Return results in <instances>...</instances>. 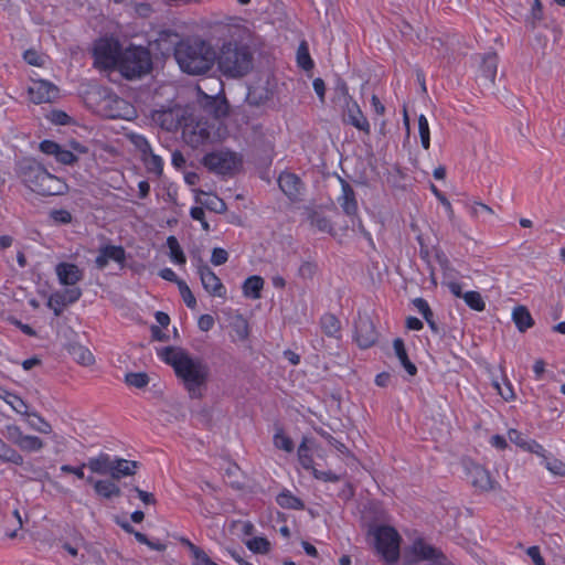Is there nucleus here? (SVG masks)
Wrapping results in <instances>:
<instances>
[{
  "instance_id": "24",
  "label": "nucleus",
  "mask_w": 565,
  "mask_h": 565,
  "mask_svg": "<svg viewBox=\"0 0 565 565\" xmlns=\"http://www.w3.org/2000/svg\"><path fill=\"white\" fill-rule=\"evenodd\" d=\"M307 221L310 223L311 226L316 227L318 231L322 233L332 234L333 233V225L331 221L323 215L321 212L307 207Z\"/></svg>"
},
{
  "instance_id": "3",
  "label": "nucleus",
  "mask_w": 565,
  "mask_h": 565,
  "mask_svg": "<svg viewBox=\"0 0 565 565\" xmlns=\"http://www.w3.org/2000/svg\"><path fill=\"white\" fill-rule=\"evenodd\" d=\"M174 58L183 73L204 75L213 68L217 56L209 41L188 38L177 43Z\"/></svg>"
},
{
  "instance_id": "27",
  "label": "nucleus",
  "mask_w": 565,
  "mask_h": 565,
  "mask_svg": "<svg viewBox=\"0 0 565 565\" xmlns=\"http://www.w3.org/2000/svg\"><path fill=\"white\" fill-rule=\"evenodd\" d=\"M67 352L74 361L82 365H90L95 361L92 352L79 343H70L67 345Z\"/></svg>"
},
{
  "instance_id": "9",
  "label": "nucleus",
  "mask_w": 565,
  "mask_h": 565,
  "mask_svg": "<svg viewBox=\"0 0 565 565\" xmlns=\"http://www.w3.org/2000/svg\"><path fill=\"white\" fill-rule=\"evenodd\" d=\"M202 164L213 173L230 175L242 164V159L232 151H214L202 158Z\"/></svg>"
},
{
  "instance_id": "46",
  "label": "nucleus",
  "mask_w": 565,
  "mask_h": 565,
  "mask_svg": "<svg viewBox=\"0 0 565 565\" xmlns=\"http://www.w3.org/2000/svg\"><path fill=\"white\" fill-rule=\"evenodd\" d=\"M178 288L186 307L190 309H195L196 299L186 282L184 280L178 281Z\"/></svg>"
},
{
  "instance_id": "17",
  "label": "nucleus",
  "mask_w": 565,
  "mask_h": 565,
  "mask_svg": "<svg viewBox=\"0 0 565 565\" xmlns=\"http://www.w3.org/2000/svg\"><path fill=\"white\" fill-rule=\"evenodd\" d=\"M55 274L63 286H75L84 277L83 270L76 264L66 262L55 266Z\"/></svg>"
},
{
  "instance_id": "56",
  "label": "nucleus",
  "mask_w": 565,
  "mask_h": 565,
  "mask_svg": "<svg viewBox=\"0 0 565 565\" xmlns=\"http://www.w3.org/2000/svg\"><path fill=\"white\" fill-rule=\"evenodd\" d=\"M7 402L17 413L28 415L30 417V414L28 413V405L21 397L15 394H9V399Z\"/></svg>"
},
{
  "instance_id": "4",
  "label": "nucleus",
  "mask_w": 565,
  "mask_h": 565,
  "mask_svg": "<svg viewBox=\"0 0 565 565\" xmlns=\"http://www.w3.org/2000/svg\"><path fill=\"white\" fill-rule=\"evenodd\" d=\"M17 173L25 186L43 196L63 195L68 190L64 180L50 173L32 158H23L19 161Z\"/></svg>"
},
{
  "instance_id": "28",
  "label": "nucleus",
  "mask_w": 565,
  "mask_h": 565,
  "mask_svg": "<svg viewBox=\"0 0 565 565\" xmlns=\"http://www.w3.org/2000/svg\"><path fill=\"white\" fill-rule=\"evenodd\" d=\"M512 319L520 332H525L534 324V320L529 309L524 306H518L514 308Z\"/></svg>"
},
{
  "instance_id": "1",
  "label": "nucleus",
  "mask_w": 565,
  "mask_h": 565,
  "mask_svg": "<svg viewBox=\"0 0 565 565\" xmlns=\"http://www.w3.org/2000/svg\"><path fill=\"white\" fill-rule=\"evenodd\" d=\"M158 355L167 364L171 365L175 375L184 383L190 397H201V386L205 385L209 379V366L201 359H193L182 348L166 347Z\"/></svg>"
},
{
  "instance_id": "43",
  "label": "nucleus",
  "mask_w": 565,
  "mask_h": 565,
  "mask_svg": "<svg viewBox=\"0 0 565 565\" xmlns=\"http://www.w3.org/2000/svg\"><path fill=\"white\" fill-rule=\"evenodd\" d=\"M418 131L420 137L422 147L425 150H428L430 147V131L428 120L425 115H419L418 117Z\"/></svg>"
},
{
  "instance_id": "54",
  "label": "nucleus",
  "mask_w": 565,
  "mask_h": 565,
  "mask_svg": "<svg viewBox=\"0 0 565 565\" xmlns=\"http://www.w3.org/2000/svg\"><path fill=\"white\" fill-rule=\"evenodd\" d=\"M47 118L54 124L60 126H66L72 122V117L68 116L65 111L60 109L52 110Z\"/></svg>"
},
{
  "instance_id": "39",
  "label": "nucleus",
  "mask_w": 565,
  "mask_h": 565,
  "mask_svg": "<svg viewBox=\"0 0 565 565\" xmlns=\"http://www.w3.org/2000/svg\"><path fill=\"white\" fill-rule=\"evenodd\" d=\"M309 439L303 437L299 447H298V460L303 469L312 470L313 469V457L310 454V448L307 445Z\"/></svg>"
},
{
  "instance_id": "44",
  "label": "nucleus",
  "mask_w": 565,
  "mask_h": 565,
  "mask_svg": "<svg viewBox=\"0 0 565 565\" xmlns=\"http://www.w3.org/2000/svg\"><path fill=\"white\" fill-rule=\"evenodd\" d=\"M246 545L248 550L257 554H267L270 551V542L262 536L253 537Z\"/></svg>"
},
{
  "instance_id": "13",
  "label": "nucleus",
  "mask_w": 565,
  "mask_h": 565,
  "mask_svg": "<svg viewBox=\"0 0 565 565\" xmlns=\"http://www.w3.org/2000/svg\"><path fill=\"white\" fill-rule=\"evenodd\" d=\"M355 341L361 349H369L377 341V331L369 317H360L355 322Z\"/></svg>"
},
{
  "instance_id": "38",
  "label": "nucleus",
  "mask_w": 565,
  "mask_h": 565,
  "mask_svg": "<svg viewBox=\"0 0 565 565\" xmlns=\"http://www.w3.org/2000/svg\"><path fill=\"white\" fill-rule=\"evenodd\" d=\"M273 443L276 448L285 450L286 452H292L295 449L292 439L285 434L281 427L276 428Z\"/></svg>"
},
{
  "instance_id": "23",
  "label": "nucleus",
  "mask_w": 565,
  "mask_h": 565,
  "mask_svg": "<svg viewBox=\"0 0 565 565\" xmlns=\"http://www.w3.org/2000/svg\"><path fill=\"white\" fill-rule=\"evenodd\" d=\"M195 201L201 204V207H205L217 214H222L227 210L225 202L221 198L211 195L202 190L198 191Z\"/></svg>"
},
{
  "instance_id": "22",
  "label": "nucleus",
  "mask_w": 565,
  "mask_h": 565,
  "mask_svg": "<svg viewBox=\"0 0 565 565\" xmlns=\"http://www.w3.org/2000/svg\"><path fill=\"white\" fill-rule=\"evenodd\" d=\"M138 466V461L115 457L109 475L113 479L119 480L122 477L134 476Z\"/></svg>"
},
{
  "instance_id": "47",
  "label": "nucleus",
  "mask_w": 565,
  "mask_h": 565,
  "mask_svg": "<svg viewBox=\"0 0 565 565\" xmlns=\"http://www.w3.org/2000/svg\"><path fill=\"white\" fill-rule=\"evenodd\" d=\"M316 431L331 446H333L341 454H349V448L340 440L334 438L330 433L322 428L316 429Z\"/></svg>"
},
{
  "instance_id": "58",
  "label": "nucleus",
  "mask_w": 565,
  "mask_h": 565,
  "mask_svg": "<svg viewBox=\"0 0 565 565\" xmlns=\"http://www.w3.org/2000/svg\"><path fill=\"white\" fill-rule=\"evenodd\" d=\"M30 416H33V417L36 418V422L35 420H29V425L33 429H35V430H38V431H40L42 434H50L52 431L51 425L46 420H44L41 416L36 415L35 413L30 414Z\"/></svg>"
},
{
  "instance_id": "40",
  "label": "nucleus",
  "mask_w": 565,
  "mask_h": 565,
  "mask_svg": "<svg viewBox=\"0 0 565 565\" xmlns=\"http://www.w3.org/2000/svg\"><path fill=\"white\" fill-rule=\"evenodd\" d=\"M44 443L38 436L24 435L18 447L22 451L34 452L43 448Z\"/></svg>"
},
{
  "instance_id": "20",
  "label": "nucleus",
  "mask_w": 565,
  "mask_h": 565,
  "mask_svg": "<svg viewBox=\"0 0 565 565\" xmlns=\"http://www.w3.org/2000/svg\"><path fill=\"white\" fill-rule=\"evenodd\" d=\"M414 307L423 316L431 332L436 335H445V330L434 319V312L426 299L418 297L412 300Z\"/></svg>"
},
{
  "instance_id": "12",
  "label": "nucleus",
  "mask_w": 565,
  "mask_h": 565,
  "mask_svg": "<svg viewBox=\"0 0 565 565\" xmlns=\"http://www.w3.org/2000/svg\"><path fill=\"white\" fill-rule=\"evenodd\" d=\"M278 185L291 202L301 201L305 183L299 175L292 172H281L278 178Z\"/></svg>"
},
{
  "instance_id": "2",
  "label": "nucleus",
  "mask_w": 565,
  "mask_h": 565,
  "mask_svg": "<svg viewBox=\"0 0 565 565\" xmlns=\"http://www.w3.org/2000/svg\"><path fill=\"white\" fill-rule=\"evenodd\" d=\"M217 70L227 79H239L254 67V50L244 39L231 38L222 43L216 52Z\"/></svg>"
},
{
  "instance_id": "15",
  "label": "nucleus",
  "mask_w": 565,
  "mask_h": 565,
  "mask_svg": "<svg viewBox=\"0 0 565 565\" xmlns=\"http://www.w3.org/2000/svg\"><path fill=\"white\" fill-rule=\"evenodd\" d=\"M30 100L34 104L51 103L58 95V88L49 81H34L28 89Z\"/></svg>"
},
{
  "instance_id": "45",
  "label": "nucleus",
  "mask_w": 565,
  "mask_h": 565,
  "mask_svg": "<svg viewBox=\"0 0 565 565\" xmlns=\"http://www.w3.org/2000/svg\"><path fill=\"white\" fill-rule=\"evenodd\" d=\"M145 166L150 173L161 175L163 171V160L160 156L150 153L147 158H143Z\"/></svg>"
},
{
  "instance_id": "7",
  "label": "nucleus",
  "mask_w": 565,
  "mask_h": 565,
  "mask_svg": "<svg viewBox=\"0 0 565 565\" xmlns=\"http://www.w3.org/2000/svg\"><path fill=\"white\" fill-rule=\"evenodd\" d=\"M121 52L122 47L118 40L99 39L93 49L94 65L104 70L117 68Z\"/></svg>"
},
{
  "instance_id": "42",
  "label": "nucleus",
  "mask_w": 565,
  "mask_h": 565,
  "mask_svg": "<svg viewBox=\"0 0 565 565\" xmlns=\"http://www.w3.org/2000/svg\"><path fill=\"white\" fill-rule=\"evenodd\" d=\"M125 382L129 386L143 388L149 384V376L145 372H130L125 375Z\"/></svg>"
},
{
  "instance_id": "34",
  "label": "nucleus",
  "mask_w": 565,
  "mask_h": 565,
  "mask_svg": "<svg viewBox=\"0 0 565 565\" xmlns=\"http://www.w3.org/2000/svg\"><path fill=\"white\" fill-rule=\"evenodd\" d=\"M0 460L2 462L13 463L15 466H22L24 462L22 455H20L10 445L6 444L1 438H0Z\"/></svg>"
},
{
  "instance_id": "53",
  "label": "nucleus",
  "mask_w": 565,
  "mask_h": 565,
  "mask_svg": "<svg viewBox=\"0 0 565 565\" xmlns=\"http://www.w3.org/2000/svg\"><path fill=\"white\" fill-rule=\"evenodd\" d=\"M318 265L315 262H303L299 269L298 276L302 279H312L317 274Z\"/></svg>"
},
{
  "instance_id": "57",
  "label": "nucleus",
  "mask_w": 565,
  "mask_h": 565,
  "mask_svg": "<svg viewBox=\"0 0 565 565\" xmlns=\"http://www.w3.org/2000/svg\"><path fill=\"white\" fill-rule=\"evenodd\" d=\"M55 159L57 162H60L62 164H68V166L73 164L77 161V157L73 153V151H71L62 146L60 147Z\"/></svg>"
},
{
  "instance_id": "31",
  "label": "nucleus",
  "mask_w": 565,
  "mask_h": 565,
  "mask_svg": "<svg viewBox=\"0 0 565 565\" xmlns=\"http://www.w3.org/2000/svg\"><path fill=\"white\" fill-rule=\"evenodd\" d=\"M264 287V279L260 276L254 275L248 277L243 284V294L245 297L252 299H259L260 291Z\"/></svg>"
},
{
  "instance_id": "55",
  "label": "nucleus",
  "mask_w": 565,
  "mask_h": 565,
  "mask_svg": "<svg viewBox=\"0 0 565 565\" xmlns=\"http://www.w3.org/2000/svg\"><path fill=\"white\" fill-rule=\"evenodd\" d=\"M210 131L206 128L198 125L191 134L190 141L193 145L204 143L210 139Z\"/></svg>"
},
{
  "instance_id": "21",
  "label": "nucleus",
  "mask_w": 565,
  "mask_h": 565,
  "mask_svg": "<svg viewBox=\"0 0 565 565\" xmlns=\"http://www.w3.org/2000/svg\"><path fill=\"white\" fill-rule=\"evenodd\" d=\"M204 108L215 118L226 117L230 114V105L224 94L204 96Z\"/></svg>"
},
{
  "instance_id": "63",
  "label": "nucleus",
  "mask_w": 565,
  "mask_h": 565,
  "mask_svg": "<svg viewBox=\"0 0 565 565\" xmlns=\"http://www.w3.org/2000/svg\"><path fill=\"white\" fill-rule=\"evenodd\" d=\"M190 215L193 220L201 222L202 228L204 231L210 230L209 223L205 221V213L203 207L201 206H193L190 210Z\"/></svg>"
},
{
  "instance_id": "5",
  "label": "nucleus",
  "mask_w": 565,
  "mask_h": 565,
  "mask_svg": "<svg viewBox=\"0 0 565 565\" xmlns=\"http://www.w3.org/2000/svg\"><path fill=\"white\" fill-rule=\"evenodd\" d=\"M116 70L127 79L142 77L152 70L150 51L143 46L129 45L122 50Z\"/></svg>"
},
{
  "instance_id": "18",
  "label": "nucleus",
  "mask_w": 565,
  "mask_h": 565,
  "mask_svg": "<svg viewBox=\"0 0 565 565\" xmlns=\"http://www.w3.org/2000/svg\"><path fill=\"white\" fill-rule=\"evenodd\" d=\"M469 480L471 484L481 490L489 491L494 488V481L492 480L490 472L478 463H472L467 469Z\"/></svg>"
},
{
  "instance_id": "61",
  "label": "nucleus",
  "mask_w": 565,
  "mask_h": 565,
  "mask_svg": "<svg viewBox=\"0 0 565 565\" xmlns=\"http://www.w3.org/2000/svg\"><path fill=\"white\" fill-rule=\"evenodd\" d=\"M228 259V253L224 248L215 247L212 250L211 263L215 266L225 264Z\"/></svg>"
},
{
  "instance_id": "37",
  "label": "nucleus",
  "mask_w": 565,
  "mask_h": 565,
  "mask_svg": "<svg viewBox=\"0 0 565 565\" xmlns=\"http://www.w3.org/2000/svg\"><path fill=\"white\" fill-rule=\"evenodd\" d=\"M167 246L170 249V259L177 265H184L186 258L175 236L171 235L167 238Z\"/></svg>"
},
{
  "instance_id": "50",
  "label": "nucleus",
  "mask_w": 565,
  "mask_h": 565,
  "mask_svg": "<svg viewBox=\"0 0 565 565\" xmlns=\"http://www.w3.org/2000/svg\"><path fill=\"white\" fill-rule=\"evenodd\" d=\"M51 220L57 225H66L72 223L73 216L71 212L64 209L52 210L50 212Z\"/></svg>"
},
{
  "instance_id": "48",
  "label": "nucleus",
  "mask_w": 565,
  "mask_h": 565,
  "mask_svg": "<svg viewBox=\"0 0 565 565\" xmlns=\"http://www.w3.org/2000/svg\"><path fill=\"white\" fill-rule=\"evenodd\" d=\"M544 466L555 476H565V463L559 459L544 457Z\"/></svg>"
},
{
  "instance_id": "59",
  "label": "nucleus",
  "mask_w": 565,
  "mask_h": 565,
  "mask_svg": "<svg viewBox=\"0 0 565 565\" xmlns=\"http://www.w3.org/2000/svg\"><path fill=\"white\" fill-rule=\"evenodd\" d=\"M24 434L22 433L21 428L17 425H8L6 427V437L8 440L13 443L14 445H19L21 439L23 438Z\"/></svg>"
},
{
  "instance_id": "19",
  "label": "nucleus",
  "mask_w": 565,
  "mask_h": 565,
  "mask_svg": "<svg viewBox=\"0 0 565 565\" xmlns=\"http://www.w3.org/2000/svg\"><path fill=\"white\" fill-rule=\"evenodd\" d=\"M342 189V194L338 198L342 211L348 216H356L358 214V201L355 192L351 184L342 178H339Z\"/></svg>"
},
{
  "instance_id": "10",
  "label": "nucleus",
  "mask_w": 565,
  "mask_h": 565,
  "mask_svg": "<svg viewBox=\"0 0 565 565\" xmlns=\"http://www.w3.org/2000/svg\"><path fill=\"white\" fill-rule=\"evenodd\" d=\"M198 274L200 276L203 288L207 294L214 297L225 298L226 288L216 276V274L206 265L202 258H198Z\"/></svg>"
},
{
  "instance_id": "6",
  "label": "nucleus",
  "mask_w": 565,
  "mask_h": 565,
  "mask_svg": "<svg viewBox=\"0 0 565 565\" xmlns=\"http://www.w3.org/2000/svg\"><path fill=\"white\" fill-rule=\"evenodd\" d=\"M369 534L374 537V548L376 553L388 565H394L401 557L402 536L397 530L391 525H376L369 530Z\"/></svg>"
},
{
  "instance_id": "26",
  "label": "nucleus",
  "mask_w": 565,
  "mask_h": 565,
  "mask_svg": "<svg viewBox=\"0 0 565 565\" xmlns=\"http://www.w3.org/2000/svg\"><path fill=\"white\" fill-rule=\"evenodd\" d=\"M113 460L108 454L100 452L97 457L88 459L87 467L95 473L109 475Z\"/></svg>"
},
{
  "instance_id": "49",
  "label": "nucleus",
  "mask_w": 565,
  "mask_h": 565,
  "mask_svg": "<svg viewBox=\"0 0 565 565\" xmlns=\"http://www.w3.org/2000/svg\"><path fill=\"white\" fill-rule=\"evenodd\" d=\"M470 213L475 217H482L483 221H487L488 217H490L494 214L493 210L489 205L481 203V202H476L471 206Z\"/></svg>"
},
{
  "instance_id": "35",
  "label": "nucleus",
  "mask_w": 565,
  "mask_h": 565,
  "mask_svg": "<svg viewBox=\"0 0 565 565\" xmlns=\"http://www.w3.org/2000/svg\"><path fill=\"white\" fill-rule=\"evenodd\" d=\"M231 328L239 341H245L249 337V324L243 315H237L231 322Z\"/></svg>"
},
{
  "instance_id": "25",
  "label": "nucleus",
  "mask_w": 565,
  "mask_h": 565,
  "mask_svg": "<svg viewBox=\"0 0 565 565\" xmlns=\"http://www.w3.org/2000/svg\"><path fill=\"white\" fill-rule=\"evenodd\" d=\"M393 349L395 355L397 356L402 366L405 369L408 375L415 376L417 374V366L409 360L403 339H394Z\"/></svg>"
},
{
  "instance_id": "62",
  "label": "nucleus",
  "mask_w": 565,
  "mask_h": 565,
  "mask_svg": "<svg viewBox=\"0 0 565 565\" xmlns=\"http://www.w3.org/2000/svg\"><path fill=\"white\" fill-rule=\"evenodd\" d=\"M60 147V143L49 139H45L40 142V150L47 156L56 157Z\"/></svg>"
},
{
  "instance_id": "60",
  "label": "nucleus",
  "mask_w": 565,
  "mask_h": 565,
  "mask_svg": "<svg viewBox=\"0 0 565 565\" xmlns=\"http://www.w3.org/2000/svg\"><path fill=\"white\" fill-rule=\"evenodd\" d=\"M431 191L436 195L438 201L444 205V207L446 209V212L448 214V217L451 220L454 217L455 213H454V210H452V206H451V203L449 202V200L434 184H431Z\"/></svg>"
},
{
  "instance_id": "52",
  "label": "nucleus",
  "mask_w": 565,
  "mask_h": 565,
  "mask_svg": "<svg viewBox=\"0 0 565 565\" xmlns=\"http://www.w3.org/2000/svg\"><path fill=\"white\" fill-rule=\"evenodd\" d=\"M57 292L67 306L75 303L82 297V289L73 286Z\"/></svg>"
},
{
  "instance_id": "64",
  "label": "nucleus",
  "mask_w": 565,
  "mask_h": 565,
  "mask_svg": "<svg viewBox=\"0 0 565 565\" xmlns=\"http://www.w3.org/2000/svg\"><path fill=\"white\" fill-rule=\"evenodd\" d=\"M311 471L313 477L318 480H322L326 482H338L340 480V477L332 472L331 470L320 471L313 468Z\"/></svg>"
},
{
  "instance_id": "8",
  "label": "nucleus",
  "mask_w": 565,
  "mask_h": 565,
  "mask_svg": "<svg viewBox=\"0 0 565 565\" xmlns=\"http://www.w3.org/2000/svg\"><path fill=\"white\" fill-rule=\"evenodd\" d=\"M403 556L406 564H416L419 561H435L443 564L446 561L441 550L433 546L420 536L414 539L412 544L405 547Z\"/></svg>"
},
{
  "instance_id": "41",
  "label": "nucleus",
  "mask_w": 565,
  "mask_h": 565,
  "mask_svg": "<svg viewBox=\"0 0 565 565\" xmlns=\"http://www.w3.org/2000/svg\"><path fill=\"white\" fill-rule=\"evenodd\" d=\"M462 299L465 300L466 305L472 310L483 311L486 308V302L482 299L480 292L478 291H466L462 295Z\"/></svg>"
},
{
  "instance_id": "16",
  "label": "nucleus",
  "mask_w": 565,
  "mask_h": 565,
  "mask_svg": "<svg viewBox=\"0 0 565 565\" xmlns=\"http://www.w3.org/2000/svg\"><path fill=\"white\" fill-rule=\"evenodd\" d=\"M109 260L119 264L121 267L126 263V250L121 245H103L98 249V255L95 258V265L98 269H104Z\"/></svg>"
},
{
  "instance_id": "11",
  "label": "nucleus",
  "mask_w": 565,
  "mask_h": 565,
  "mask_svg": "<svg viewBox=\"0 0 565 565\" xmlns=\"http://www.w3.org/2000/svg\"><path fill=\"white\" fill-rule=\"evenodd\" d=\"M183 109L174 105L172 107H162L161 109H156L152 113V119L164 130L167 131H177L184 119Z\"/></svg>"
},
{
  "instance_id": "29",
  "label": "nucleus",
  "mask_w": 565,
  "mask_h": 565,
  "mask_svg": "<svg viewBox=\"0 0 565 565\" xmlns=\"http://www.w3.org/2000/svg\"><path fill=\"white\" fill-rule=\"evenodd\" d=\"M95 492L105 499H111L114 497H120V488L111 480H97L94 482Z\"/></svg>"
},
{
  "instance_id": "30",
  "label": "nucleus",
  "mask_w": 565,
  "mask_h": 565,
  "mask_svg": "<svg viewBox=\"0 0 565 565\" xmlns=\"http://www.w3.org/2000/svg\"><path fill=\"white\" fill-rule=\"evenodd\" d=\"M276 502L282 509L303 510V501L294 495L288 489H284L277 497Z\"/></svg>"
},
{
  "instance_id": "32",
  "label": "nucleus",
  "mask_w": 565,
  "mask_h": 565,
  "mask_svg": "<svg viewBox=\"0 0 565 565\" xmlns=\"http://www.w3.org/2000/svg\"><path fill=\"white\" fill-rule=\"evenodd\" d=\"M323 333L328 337L339 338L341 331L340 320L332 313H324L320 319Z\"/></svg>"
},
{
  "instance_id": "14",
  "label": "nucleus",
  "mask_w": 565,
  "mask_h": 565,
  "mask_svg": "<svg viewBox=\"0 0 565 565\" xmlns=\"http://www.w3.org/2000/svg\"><path fill=\"white\" fill-rule=\"evenodd\" d=\"M343 121L348 125L353 126L358 130L362 131L365 135L371 134V126L360 108L359 104L349 96V100L347 102V107L343 115Z\"/></svg>"
},
{
  "instance_id": "33",
  "label": "nucleus",
  "mask_w": 565,
  "mask_h": 565,
  "mask_svg": "<svg viewBox=\"0 0 565 565\" xmlns=\"http://www.w3.org/2000/svg\"><path fill=\"white\" fill-rule=\"evenodd\" d=\"M497 67H498V55L497 53H488L482 57V63L480 66L482 76L490 81L494 82L497 76Z\"/></svg>"
},
{
  "instance_id": "36",
  "label": "nucleus",
  "mask_w": 565,
  "mask_h": 565,
  "mask_svg": "<svg viewBox=\"0 0 565 565\" xmlns=\"http://www.w3.org/2000/svg\"><path fill=\"white\" fill-rule=\"evenodd\" d=\"M297 64L300 68L307 72L311 71L315 66L306 41H302L297 49Z\"/></svg>"
},
{
  "instance_id": "51",
  "label": "nucleus",
  "mask_w": 565,
  "mask_h": 565,
  "mask_svg": "<svg viewBox=\"0 0 565 565\" xmlns=\"http://www.w3.org/2000/svg\"><path fill=\"white\" fill-rule=\"evenodd\" d=\"M67 305L64 302V300L61 298L60 294L53 292L49 300H47V307L51 308L54 312V316L60 317L63 312V309Z\"/></svg>"
}]
</instances>
